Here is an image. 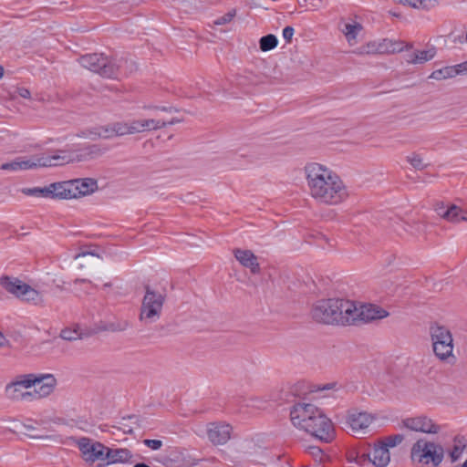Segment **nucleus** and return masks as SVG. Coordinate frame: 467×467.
Here are the masks:
<instances>
[{"instance_id":"a211bd4d","label":"nucleus","mask_w":467,"mask_h":467,"mask_svg":"<svg viewBox=\"0 0 467 467\" xmlns=\"http://www.w3.org/2000/svg\"><path fill=\"white\" fill-rule=\"evenodd\" d=\"M104 463H99V467H104L118 463H131L133 454L127 448H107Z\"/></svg>"},{"instance_id":"4468645a","label":"nucleus","mask_w":467,"mask_h":467,"mask_svg":"<svg viewBox=\"0 0 467 467\" xmlns=\"http://www.w3.org/2000/svg\"><path fill=\"white\" fill-rule=\"evenodd\" d=\"M402 425L410 431L428 434H437L441 431V426L424 414L406 418L402 420Z\"/></svg>"},{"instance_id":"f704fd0d","label":"nucleus","mask_w":467,"mask_h":467,"mask_svg":"<svg viewBox=\"0 0 467 467\" xmlns=\"http://www.w3.org/2000/svg\"><path fill=\"white\" fill-rule=\"evenodd\" d=\"M78 161V150L64 149L60 150V165L67 164L72 161Z\"/></svg>"},{"instance_id":"dca6fc26","label":"nucleus","mask_w":467,"mask_h":467,"mask_svg":"<svg viewBox=\"0 0 467 467\" xmlns=\"http://www.w3.org/2000/svg\"><path fill=\"white\" fill-rule=\"evenodd\" d=\"M232 427L224 422H211L207 425L209 441L215 445L226 443L231 438Z\"/></svg>"},{"instance_id":"a19ab883","label":"nucleus","mask_w":467,"mask_h":467,"mask_svg":"<svg viewBox=\"0 0 467 467\" xmlns=\"http://www.w3.org/2000/svg\"><path fill=\"white\" fill-rule=\"evenodd\" d=\"M435 5V0H409V6L416 9H430Z\"/></svg>"},{"instance_id":"de8ad7c7","label":"nucleus","mask_w":467,"mask_h":467,"mask_svg":"<svg viewBox=\"0 0 467 467\" xmlns=\"http://www.w3.org/2000/svg\"><path fill=\"white\" fill-rule=\"evenodd\" d=\"M21 192L27 196H35V197H40V187H34V188H23L21 189Z\"/></svg>"},{"instance_id":"6e6d98bb","label":"nucleus","mask_w":467,"mask_h":467,"mask_svg":"<svg viewBox=\"0 0 467 467\" xmlns=\"http://www.w3.org/2000/svg\"><path fill=\"white\" fill-rule=\"evenodd\" d=\"M165 122H166V126H168V125H174V124L180 123L181 119H179L177 118H172L169 121H165Z\"/></svg>"},{"instance_id":"f03ea898","label":"nucleus","mask_w":467,"mask_h":467,"mask_svg":"<svg viewBox=\"0 0 467 467\" xmlns=\"http://www.w3.org/2000/svg\"><path fill=\"white\" fill-rule=\"evenodd\" d=\"M292 424L315 439L328 443L336 437L332 420L324 411L311 403L298 402L290 410Z\"/></svg>"},{"instance_id":"3c124183","label":"nucleus","mask_w":467,"mask_h":467,"mask_svg":"<svg viewBox=\"0 0 467 467\" xmlns=\"http://www.w3.org/2000/svg\"><path fill=\"white\" fill-rule=\"evenodd\" d=\"M18 96L24 99H29L30 98V91L26 88H17L16 91Z\"/></svg>"},{"instance_id":"4c0bfd02","label":"nucleus","mask_w":467,"mask_h":467,"mask_svg":"<svg viewBox=\"0 0 467 467\" xmlns=\"http://www.w3.org/2000/svg\"><path fill=\"white\" fill-rule=\"evenodd\" d=\"M407 161L417 170H422L426 167L422 156L415 152L407 156Z\"/></svg>"},{"instance_id":"c756f323","label":"nucleus","mask_w":467,"mask_h":467,"mask_svg":"<svg viewBox=\"0 0 467 467\" xmlns=\"http://www.w3.org/2000/svg\"><path fill=\"white\" fill-rule=\"evenodd\" d=\"M404 229L410 235L418 237L425 233L426 225L421 222L412 221L410 223H406Z\"/></svg>"},{"instance_id":"e433bc0d","label":"nucleus","mask_w":467,"mask_h":467,"mask_svg":"<svg viewBox=\"0 0 467 467\" xmlns=\"http://www.w3.org/2000/svg\"><path fill=\"white\" fill-rule=\"evenodd\" d=\"M60 337L71 341L82 338L83 334L79 331V327L78 326H75L73 329H63L60 332Z\"/></svg>"},{"instance_id":"bb28decb","label":"nucleus","mask_w":467,"mask_h":467,"mask_svg":"<svg viewBox=\"0 0 467 467\" xmlns=\"http://www.w3.org/2000/svg\"><path fill=\"white\" fill-rule=\"evenodd\" d=\"M466 443L462 439H455L451 448L448 449L447 453L451 462H456L462 457Z\"/></svg>"},{"instance_id":"f3484780","label":"nucleus","mask_w":467,"mask_h":467,"mask_svg":"<svg viewBox=\"0 0 467 467\" xmlns=\"http://www.w3.org/2000/svg\"><path fill=\"white\" fill-rule=\"evenodd\" d=\"M389 316V312L379 306L373 304H364L357 306V316L355 320L360 319L365 322H370L377 319H382Z\"/></svg>"},{"instance_id":"412c9836","label":"nucleus","mask_w":467,"mask_h":467,"mask_svg":"<svg viewBox=\"0 0 467 467\" xmlns=\"http://www.w3.org/2000/svg\"><path fill=\"white\" fill-rule=\"evenodd\" d=\"M234 256L236 260L246 268H249L253 274H257L260 271L257 257L250 250L235 249Z\"/></svg>"},{"instance_id":"a878e982","label":"nucleus","mask_w":467,"mask_h":467,"mask_svg":"<svg viewBox=\"0 0 467 467\" xmlns=\"http://www.w3.org/2000/svg\"><path fill=\"white\" fill-rule=\"evenodd\" d=\"M362 26L358 23H346L341 29L348 43L352 46L357 43V36L361 31Z\"/></svg>"},{"instance_id":"052dcab7","label":"nucleus","mask_w":467,"mask_h":467,"mask_svg":"<svg viewBox=\"0 0 467 467\" xmlns=\"http://www.w3.org/2000/svg\"><path fill=\"white\" fill-rule=\"evenodd\" d=\"M4 76V67L0 65V78Z\"/></svg>"},{"instance_id":"4be33fe9","label":"nucleus","mask_w":467,"mask_h":467,"mask_svg":"<svg viewBox=\"0 0 467 467\" xmlns=\"http://www.w3.org/2000/svg\"><path fill=\"white\" fill-rule=\"evenodd\" d=\"M436 54L435 48L431 47L425 50H415L406 55L405 60L408 64H424L431 60Z\"/></svg>"},{"instance_id":"ddd939ff","label":"nucleus","mask_w":467,"mask_h":467,"mask_svg":"<svg viewBox=\"0 0 467 467\" xmlns=\"http://www.w3.org/2000/svg\"><path fill=\"white\" fill-rule=\"evenodd\" d=\"M375 417L366 411L357 410H349L346 418V426L354 436L359 437L367 434Z\"/></svg>"},{"instance_id":"79ce46f5","label":"nucleus","mask_w":467,"mask_h":467,"mask_svg":"<svg viewBox=\"0 0 467 467\" xmlns=\"http://www.w3.org/2000/svg\"><path fill=\"white\" fill-rule=\"evenodd\" d=\"M235 15H236V11L234 9H233V10L229 11L228 13L224 14L223 16L218 17L214 21V25L223 26V25L229 24L230 22L233 21Z\"/></svg>"},{"instance_id":"b1692460","label":"nucleus","mask_w":467,"mask_h":467,"mask_svg":"<svg viewBox=\"0 0 467 467\" xmlns=\"http://www.w3.org/2000/svg\"><path fill=\"white\" fill-rule=\"evenodd\" d=\"M107 151L106 147L92 144L78 149V161H87L102 156Z\"/></svg>"},{"instance_id":"7c9ffc66","label":"nucleus","mask_w":467,"mask_h":467,"mask_svg":"<svg viewBox=\"0 0 467 467\" xmlns=\"http://www.w3.org/2000/svg\"><path fill=\"white\" fill-rule=\"evenodd\" d=\"M353 53L358 56L379 55L377 40L370 41L365 45L360 46L359 47L356 48Z\"/></svg>"},{"instance_id":"c9c22d12","label":"nucleus","mask_w":467,"mask_h":467,"mask_svg":"<svg viewBox=\"0 0 467 467\" xmlns=\"http://www.w3.org/2000/svg\"><path fill=\"white\" fill-rule=\"evenodd\" d=\"M143 132L161 130L166 127V122L156 119H142Z\"/></svg>"},{"instance_id":"680f3d73","label":"nucleus","mask_w":467,"mask_h":467,"mask_svg":"<svg viewBox=\"0 0 467 467\" xmlns=\"http://www.w3.org/2000/svg\"><path fill=\"white\" fill-rule=\"evenodd\" d=\"M104 286H105V287H110V286H111V284H110V283H106V284H104Z\"/></svg>"},{"instance_id":"f8f14e48","label":"nucleus","mask_w":467,"mask_h":467,"mask_svg":"<svg viewBox=\"0 0 467 467\" xmlns=\"http://www.w3.org/2000/svg\"><path fill=\"white\" fill-rule=\"evenodd\" d=\"M0 285L9 293L26 302H36L39 298L38 292L17 278L3 276Z\"/></svg>"},{"instance_id":"7ed1b4c3","label":"nucleus","mask_w":467,"mask_h":467,"mask_svg":"<svg viewBox=\"0 0 467 467\" xmlns=\"http://www.w3.org/2000/svg\"><path fill=\"white\" fill-rule=\"evenodd\" d=\"M356 316V304L340 298L319 300L311 309V317L315 321L327 325H348L355 321Z\"/></svg>"},{"instance_id":"aec40b11","label":"nucleus","mask_w":467,"mask_h":467,"mask_svg":"<svg viewBox=\"0 0 467 467\" xmlns=\"http://www.w3.org/2000/svg\"><path fill=\"white\" fill-rule=\"evenodd\" d=\"M377 43L379 55L399 53L412 47L411 44H405L403 41L389 38L377 40Z\"/></svg>"},{"instance_id":"9b49d317","label":"nucleus","mask_w":467,"mask_h":467,"mask_svg":"<svg viewBox=\"0 0 467 467\" xmlns=\"http://www.w3.org/2000/svg\"><path fill=\"white\" fill-rule=\"evenodd\" d=\"M58 156H33L31 158L19 157L16 160L3 163L0 167L5 171H25L32 170L38 167L57 166Z\"/></svg>"},{"instance_id":"393cba45","label":"nucleus","mask_w":467,"mask_h":467,"mask_svg":"<svg viewBox=\"0 0 467 467\" xmlns=\"http://www.w3.org/2000/svg\"><path fill=\"white\" fill-rule=\"evenodd\" d=\"M446 220L451 223H460L462 222L467 223V211L462 209L455 204H449V211H447Z\"/></svg>"},{"instance_id":"4d7b16f0","label":"nucleus","mask_w":467,"mask_h":467,"mask_svg":"<svg viewBox=\"0 0 467 467\" xmlns=\"http://www.w3.org/2000/svg\"><path fill=\"white\" fill-rule=\"evenodd\" d=\"M393 2L409 6V0H393Z\"/></svg>"},{"instance_id":"72a5a7b5","label":"nucleus","mask_w":467,"mask_h":467,"mask_svg":"<svg viewBox=\"0 0 467 467\" xmlns=\"http://www.w3.org/2000/svg\"><path fill=\"white\" fill-rule=\"evenodd\" d=\"M404 439L405 437L403 434L398 433L387 436L383 440L379 441V442H380L384 447L387 448V450L389 451V448H394L400 445L404 441Z\"/></svg>"},{"instance_id":"37998d69","label":"nucleus","mask_w":467,"mask_h":467,"mask_svg":"<svg viewBox=\"0 0 467 467\" xmlns=\"http://www.w3.org/2000/svg\"><path fill=\"white\" fill-rule=\"evenodd\" d=\"M306 451L315 458L316 461L321 462L324 458L322 450L317 446H307Z\"/></svg>"},{"instance_id":"0eeeda50","label":"nucleus","mask_w":467,"mask_h":467,"mask_svg":"<svg viewBox=\"0 0 467 467\" xmlns=\"http://www.w3.org/2000/svg\"><path fill=\"white\" fill-rule=\"evenodd\" d=\"M165 298L164 294L146 285L145 295L141 301L140 320L146 324H151L159 320L165 303Z\"/></svg>"},{"instance_id":"5fc2aeb1","label":"nucleus","mask_w":467,"mask_h":467,"mask_svg":"<svg viewBox=\"0 0 467 467\" xmlns=\"http://www.w3.org/2000/svg\"><path fill=\"white\" fill-rule=\"evenodd\" d=\"M8 343L7 339L2 332H0V347H5Z\"/></svg>"},{"instance_id":"39448f33","label":"nucleus","mask_w":467,"mask_h":467,"mask_svg":"<svg viewBox=\"0 0 467 467\" xmlns=\"http://www.w3.org/2000/svg\"><path fill=\"white\" fill-rule=\"evenodd\" d=\"M78 62L83 67L98 73L101 77L116 78L124 73L122 67L128 61L123 58H111L103 54L93 53L80 57Z\"/></svg>"},{"instance_id":"bf43d9fd","label":"nucleus","mask_w":467,"mask_h":467,"mask_svg":"<svg viewBox=\"0 0 467 467\" xmlns=\"http://www.w3.org/2000/svg\"><path fill=\"white\" fill-rule=\"evenodd\" d=\"M453 467H467V459L462 464H457Z\"/></svg>"},{"instance_id":"2eb2a0df","label":"nucleus","mask_w":467,"mask_h":467,"mask_svg":"<svg viewBox=\"0 0 467 467\" xmlns=\"http://www.w3.org/2000/svg\"><path fill=\"white\" fill-rule=\"evenodd\" d=\"M36 382L33 390H30L32 401L40 400L50 395L57 385V379L52 374H35Z\"/></svg>"},{"instance_id":"6ab92c4d","label":"nucleus","mask_w":467,"mask_h":467,"mask_svg":"<svg viewBox=\"0 0 467 467\" xmlns=\"http://www.w3.org/2000/svg\"><path fill=\"white\" fill-rule=\"evenodd\" d=\"M370 464L375 467H387L390 462V452L380 442H375L368 451Z\"/></svg>"},{"instance_id":"6e6552de","label":"nucleus","mask_w":467,"mask_h":467,"mask_svg":"<svg viewBox=\"0 0 467 467\" xmlns=\"http://www.w3.org/2000/svg\"><path fill=\"white\" fill-rule=\"evenodd\" d=\"M34 373L21 374L16 376L10 383L5 388V396L15 401H32V395L30 390H25L32 388L36 382Z\"/></svg>"},{"instance_id":"49530a36","label":"nucleus","mask_w":467,"mask_h":467,"mask_svg":"<svg viewBox=\"0 0 467 467\" xmlns=\"http://www.w3.org/2000/svg\"><path fill=\"white\" fill-rule=\"evenodd\" d=\"M143 444L152 451H158L161 448L162 441L161 440L145 439Z\"/></svg>"},{"instance_id":"ea45409f","label":"nucleus","mask_w":467,"mask_h":467,"mask_svg":"<svg viewBox=\"0 0 467 467\" xmlns=\"http://www.w3.org/2000/svg\"><path fill=\"white\" fill-rule=\"evenodd\" d=\"M58 188V182H53L48 186L40 187V197L56 198L58 194L56 192Z\"/></svg>"},{"instance_id":"09e8293b","label":"nucleus","mask_w":467,"mask_h":467,"mask_svg":"<svg viewBox=\"0 0 467 467\" xmlns=\"http://www.w3.org/2000/svg\"><path fill=\"white\" fill-rule=\"evenodd\" d=\"M295 30L292 26H285L283 29V37L287 42L290 43L293 36H294Z\"/></svg>"},{"instance_id":"864d4df0","label":"nucleus","mask_w":467,"mask_h":467,"mask_svg":"<svg viewBox=\"0 0 467 467\" xmlns=\"http://www.w3.org/2000/svg\"><path fill=\"white\" fill-rule=\"evenodd\" d=\"M335 387H336L335 383L326 384V385H323L322 387H319L317 390H319V391L329 390V389H334Z\"/></svg>"},{"instance_id":"5701e85b","label":"nucleus","mask_w":467,"mask_h":467,"mask_svg":"<svg viewBox=\"0 0 467 467\" xmlns=\"http://www.w3.org/2000/svg\"><path fill=\"white\" fill-rule=\"evenodd\" d=\"M99 259V255L94 251H82L74 255L75 268L84 269L91 266Z\"/></svg>"},{"instance_id":"f257e3e1","label":"nucleus","mask_w":467,"mask_h":467,"mask_svg":"<svg viewBox=\"0 0 467 467\" xmlns=\"http://www.w3.org/2000/svg\"><path fill=\"white\" fill-rule=\"evenodd\" d=\"M309 196L319 204L338 205L349 196L348 189L340 176L330 168L317 162L304 167Z\"/></svg>"},{"instance_id":"cd10ccee","label":"nucleus","mask_w":467,"mask_h":467,"mask_svg":"<svg viewBox=\"0 0 467 467\" xmlns=\"http://www.w3.org/2000/svg\"><path fill=\"white\" fill-rule=\"evenodd\" d=\"M348 460L349 462H354L359 467H366L370 464V455L368 451L350 452L348 456Z\"/></svg>"},{"instance_id":"20e7f679","label":"nucleus","mask_w":467,"mask_h":467,"mask_svg":"<svg viewBox=\"0 0 467 467\" xmlns=\"http://www.w3.org/2000/svg\"><path fill=\"white\" fill-rule=\"evenodd\" d=\"M444 456L442 444L427 438L417 440L410 448V460L420 467H439Z\"/></svg>"},{"instance_id":"423d86ee","label":"nucleus","mask_w":467,"mask_h":467,"mask_svg":"<svg viewBox=\"0 0 467 467\" xmlns=\"http://www.w3.org/2000/svg\"><path fill=\"white\" fill-rule=\"evenodd\" d=\"M432 351L435 357L443 362L453 358V337L451 330L440 323H432L429 327Z\"/></svg>"},{"instance_id":"473e14b6","label":"nucleus","mask_w":467,"mask_h":467,"mask_svg":"<svg viewBox=\"0 0 467 467\" xmlns=\"http://www.w3.org/2000/svg\"><path fill=\"white\" fill-rule=\"evenodd\" d=\"M115 130H116L115 123L112 122L108 125L97 128L95 134L99 138L110 139L113 137H117V134H115V132H116Z\"/></svg>"},{"instance_id":"c85d7f7f","label":"nucleus","mask_w":467,"mask_h":467,"mask_svg":"<svg viewBox=\"0 0 467 467\" xmlns=\"http://www.w3.org/2000/svg\"><path fill=\"white\" fill-rule=\"evenodd\" d=\"M457 76V69L454 66H448L444 67L442 68L434 70L430 78L435 79V80H443L447 78H451Z\"/></svg>"},{"instance_id":"2f4dec72","label":"nucleus","mask_w":467,"mask_h":467,"mask_svg":"<svg viewBox=\"0 0 467 467\" xmlns=\"http://www.w3.org/2000/svg\"><path fill=\"white\" fill-rule=\"evenodd\" d=\"M278 44V40L275 35L269 34L260 38V49L264 52L274 49Z\"/></svg>"},{"instance_id":"58836bf2","label":"nucleus","mask_w":467,"mask_h":467,"mask_svg":"<svg viewBox=\"0 0 467 467\" xmlns=\"http://www.w3.org/2000/svg\"><path fill=\"white\" fill-rule=\"evenodd\" d=\"M115 123V134L117 137H121L125 135H132L130 121H116Z\"/></svg>"},{"instance_id":"13d9d810","label":"nucleus","mask_w":467,"mask_h":467,"mask_svg":"<svg viewBox=\"0 0 467 467\" xmlns=\"http://www.w3.org/2000/svg\"><path fill=\"white\" fill-rule=\"evenodd\" d=\"M133 467H150V466L147 465L146 463L140 462V463L135 464Z\"/></svg>"},{"instance_id":"9d476101","label":"nucleus","mask_w":467,"mask_h":467,"mask_svg":"<svg viewBox=\"0 0 467 467\" xmlns=\"http://www.w3.org/2000/svg\"><path fill=\"white\" fill-rule=\"evenodd\" d=\"M76 444L85 462L90 465L96 462L104 463L108 446L88 437L76 440Z\"/></svg>"},{"instance_id":"c03bdc74","label":"nucleus","mask_w":467,"mask_h":467,"mask_svg":"<svg viewBox=\"0 0 467 467\" xmlns=\"http://www.w3.org/2000/svg\"><path fill=\"white\" fill-rule=\"evenodd\" d=\"M129 121L132 135L143 132L142 119H131Z\"/></svg>"},{"instance_id":"8fccbe9b","label":"nucleus","mask_w":467,"mask_h":467,"mask_svg":"<svg viewBox=\"0 0 467 467\" xmlns=\"http://www.w3.org/2000/svg\"><path fill=\"white\" fill-rule=\"evenodd\" d=\"M250 406L257 408V409H265V401L260 400L259 398H253L250 400Z\"/></svg>"},{"instance_id":"a18cd8bd","label":"nucleus","mask_w":467,"mask_h":467,"mask_svg":"<svg viewBox=\"0 0 467 467\" xmlns=\"http://www.w3.org/2000/svg\"><path fill=\"white\" fill-rule=\"evenodd\" d=\"M436 213L442 219L446 220L447 217V211H449V204L446 205L443 202H439L435 205L434 208Z\"/></svg>"},{"instance_id":"1a4fd4ad","label":"nucleus","mask_w":467,"mask_h":467,"mask_svg":"<svg viewBox=\"0 0 467 467\" xmlns=\"http://www.w3.org/2000/svg\"><path fill=\"white\" fill-rule=\"evenodd\" d=\"M98 182L93 178L75 179L60 182V198L77 199L95 192Z\"/></svg>"},{"instance_id":"603ef678","label":"nucleus","mask_w":467,"mask_h":467,"mask_svg":"<svg viewBox=\"0 0 467 467\" xmlns=\"http://www.w3.org/2000/svg\"><path fill=\"white\" fill-rule=\"evenodd\" d=\"M457 69V75L467 73V61L454 66Z\"/></svg>"}]
</instances>
